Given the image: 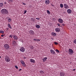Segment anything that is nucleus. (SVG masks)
<instances>
[{
  "mask_svg": "<svg viewBox=\"0 0 76 76\" xmlns=\"http://www.w3.org/2000/svg\"><path fill=\"white\" fill-rule=\"evenodd\" d=\"M1 12L2 13H4V15H7L8 14V11L7 10H6L5 9H3L1 10Z\"/></svg>",
  "mask_w": 76,
  "mask_h": 76,
  "instance_id": "nucleus-1",
  "label": "nucleus"
},
{
  "mask_svg": "<svg viewBox=\"0 0 76 76\" xmlns=\"http://www.w3.org/2000/svg\"><path fill=\"white\" fill-rule=\"evenodd\" d=\"M5 59L6 62H10V60L9 57L7 56H6L5 57Z\"/></svg>",
  "mask_w": 76,
  "mask_h": 76,
  "instance_id": "nucleus-2",
  "label": "nucleus"
},
{
  "mask_svg": "<svg viewBox=\"0 0 76 76\" xmlns=\"http://www.w3.org/2000/svg\"><path fill=\"white\" fill-rule=\"evenodd\" d=\"M68 51L69 54V55H73V53H74V51H73V50L71 49H69Z\"/></svg>",
  "mask_w": 76,
  "mask_h": 76,
  "instance_id": "nucleus-3",
  "label": "nucleus"
},
{
  "mask_svg": "<svg viewBox=\"0 0 76 76\" xmlns=\"http://www.w3.org/2000/svg\"><path fill=\"white\" fill-rule=\"evenodd\" d=\"M20 61L21 62V63L23 67H26V64H25V62H24V61L21 60Z\"/></svg>",
  "mask_w": 76,
  "mask_h": 76,
  "instance_id": "nucleus-4",
  "label": "nucleus"
},
{
  "mask_svg": "<svg viewBox=\"0 0 76 76\" xmlns=\"http://www.w3.org/2000/svg\"><path fill=\"white\" fill-rule=\"evenodd\" d=\"M58 21L59 23H63V19H62L61 18H59L58 20Z\"/></svg>",
  "mask_w": 76,
  "mask_h": 76,
  "instance_id": "nucleus-5",
  "label": "nucleus"
},
{
  "mask_svg": "<svg viewBox=\"0 0 76 76\" xmlns=\"http://www.w3.org/2000/svg\"><path fill=\"white\" fill-rule=\"evenodd\" d=\"M64 8H65V9H68V8H69V6H68V5H67V4H64Z\"/></svg>",
  "mask_w": 76,
  "mask_h": 76,
  "instance_id": "nucleus-6",
  "label": "nucleus"
},
{
  "mask_svg": "<svg viewBox=\"0 0 76 76\" xmlns=\"http://www.w3.org/2000/svg\"><path fill=\"white\" fill-rule=\"evenodd\" d=\"M65 75V73L64 72H61L60 73V76H64Z\"/></svg>",
  "mask_w": 76,
  "mask_h": 76,
  "instance_id": "nucleus-7",
  "label": "nucleus"
},
{
  "mask_svg": "<svg viewBox=\"0 0 76 76\" xmlns=\"http://www.w3.org/2000/svg\"><path fill=\"white\" fill-rule=\"evenodd\" d=\"M55 31L57 32H59L60 31V29L59 28H55Z\"/></svg>",
  "mask_w": 76,
  "mask_h": 76,
  "instance_id": "nucleus-8",
  "label": "nucleus"
},
{
  "mask_svg": "<svg viewBox=\"0 0 76 76\" xmlns=\"http://www.w3.org/2000/svg\"><path fill=\"white\" fill-rule=\"evenodd\" d=\"M30 61L31 63H35V61L32 59H31L30 60Z\"/></svg>",
  "mask_w": 76,
  "mask_h": 76,
  "instance_id": "nucleus-9",
  "label": "nucleus"
},
{
  "mask_svg": "<svg viewBox=\"0 0 76 76\" xmlns=\"http://www.w3.org/2000/svg\"><path fill=\"white\" fill-rule=\"evenodd\" d=\"M50 52L52 54H56V52H55V51H54V50L51 49L50 50Z\"/></svg>",
  "mask_w": 76,
  "mask_h": 76,
  "instance_id": "nucleus-10",
  "label": "nucleus"
},
{
  "mask_svg": "<svg viewBox=\"0 0 76 76\" xmlns=\"http://www.w3.org/2000/svg\"><path fill=\"white\" fill-rule=\"evenodd\" d=\"M5 48H9L10 46L8 44H6L4 45Z\"/></svg>",
  "mask_w": 76,
  "mask_h": 76,
  "instance_id": "nucleus-11",
  "label": "nucleus"
},
{
  "mask_svg": "<svg viewBox=\"0 0 76 76\" xmlns=\"http://www.w3.org/2000/svg\"><path fill=\"white\" fill-rule=\"evenodd\" d=\"M45 3H46V4H50L49 0H46L45 1Z\"/></svg>",
  "mask_w": 76,
  "mask_h": 76,
  "instance_id": "nucleus-12",
  "label": "nucleus"
},
{
  "mask_svg": "<svg viewBox=\"0 0 76 76\" xmlns=\"http://www.w3.org/2000/svg\"><path fill=\"white\" fill-rule=\"evenodd\" d=\"M20 51H21V52H24L25 51V48H21L20 49Z\"/></svg>",
  "mask_w": 76,
  "mask_h": 76,
  "instance_id": "nucleus-13",
  "label": "nucleus"
},
{
  "mask_svg": "<svg viewBox=\"0 0 76 76\" xmlns=\"http://www.w3.org/2000/svg\"><path fill=\"white\" fill-rule=\"evenodd\" d=\"M67 12L69 14H70L72 13V10L70 9H69L67 10Z\"/></svg>",
  "mask_w": 76,
  "mask_h": 76,
  "instance_id": "nucleus-14",
  "label": "nucleus"
},
{
  "mask_svg": "<svg viewBox=\"0 0 76 76\" xmlns=\"http://www.w3.org/2000/svg\"><path fill=\"white\" fill-rule=\"evenodd\" d=\"M29 33L30 34H32L33 35H34V31L32 30H30L29 31Z\"/></svg>",
  "mask_w": 76,
  "mask_h": 76,
  "instance_id": "nucleus-15",
  "label": "nucleus"
},
{
  "mask_svg": "<svg viewBox=\"0 0 76 76\" xmlns=\"http://www.w3.org/2000/svg\"><path fill=\"white\" fill-rule=\"evenodd\" d=\"M51 35L53 37H56V33H55L54 32H53L52 33Z\"/></svg>",
  "mask_w": 76,
  "mask_h": 76,
  "instance_id": "nucleus-16",
  "label": "nucleus"
},
{
  "mask_svg": "<svg viewBox=\"0 0 76 76\" xmlns=\"http://www.w3.org/2000/svg\"><path fill=\"white\" fill-rule=\"evenodd\" d=\"M12 44L13 45H16V41H15V40L13 41Z\"/></svg>",
  "mask_w": 76,
  "mask_h": 76,
  "instance_id": "nucleus-17",
  "label": "nucleus"
},
{
  "mask_svg": "<svg viewBox=\"0 0 76 76\" xmlns=\"http://www.w3.org/2000/svg\"><path fill=\"white\" fill-rule=\"evenodd\" d=\"M47 57H45L44 58H43L42 59L43 62H45L47 60Z\"/></svg>",
  "mask_w": 76,
  "mask_h": 76,
  "instance_id": "nucleus-18",
  "label": "nucleus"
},
{
  "mask_svg": "<svg viewBox=\"0 0 76 76\" xmlns=\"http://www.w3.org/2000/svg\"><path fill=\"white\" fill-rule=\"evenodd\" d=\"M35 26L37 28H38V29H39L40 28V26L39 25H38V24H36L35 25Z\"/></svg>",
  "mask_w": 76,
  "mask_h": 76,
  "instance_id": "nucleus-19",
  "label": "nucleus"
},
{
  "mask_svg": "<svg viewBox=\"0 0 76 76\" xmlns=\"http://www.w3.org/2000/svg\"><path fill=\"white\" fill-rule=\"evenodd\" d=\"M39 72L41 74H42V75H44V74H45V72L42 71H40Z\"/></svg>",
  "mask_w": 76,
  "mask_h": 76,
  "instance_id": "nucleus-20",
  "label": "nucleus"
},
{
  "mask_svg": "<svg viewBox=\"0 0 76 76\" xmlns=\"http://www.w3.org/2000/svg\"><path fill=\"white\" fill-rule=\"evenodd\" d=\"M3 3H0V7H3Z\"/></svg>",
  "mask_w": 76,
  "mask_h": 76,
  "instance_id": "nucleus-21",
  "label": "nucleus"
},
{
  "mask_svg": "<svg viewBox=\"0 0 76 76\" xmlns=\"http://www.w3.org/2000/svg\"><path fill=\"white\" fill-rule=\"evenodd\" d=\"M8 26L9 28H10V29H12V27H11V26H10V24H8Z\"/></svg>",
  "mask_w": 76,
  "mask_h": 76,
  "instance_id": "nucleus-22",
  "label": "nucleus"
},
{
  "mask_svg": "<svg viewBox=\"0 0 76 76\" xmlns=\"http://www.w3.org/2000/svg\"><path fill=\"white\" fill-rule=\"evenodd\" d=\"M13 38L14 39H18V37L17 36H15L14 37H13Z\"/></svg>",
  "mask_w": 76,
  "mask_h": 76,
  "instance_id": "nucleus-23",
  "label": "nucleus"
},
{
  "mask_svg": "<svg viewBox=\"0 0 76 76\" xmlns=\"http://www.w3.org/2000/svg\"><path fill=\"white\" fill-rule=\"evenodd\" d=\"M60 6L61 8H63V4H60Z\"/></svg>",
  "mask_w": 76,
  "mask_h": 76,
  "instance_id": "nucleus-24",
  "label": "nucleus"
},
{
  "mask_svg": "<svg viewBox=\"0 0 76 76\" xmlns=\"http://www.w3.org/2000/svg\"><path fill=\"white\" fill-rule=\"evenodd\" d=\"M11 20H12V19H11V18H9L8 21V22H10Z\"/></svg>",
  "mask_w": 76,
  "mask_h": 76,
  "instance_id": "nucleus-25",
  "label": "nucleus"
},
{
  "mask_svg": "<svg viewBox=\"0 0 76 76\" xmlns=\"http://www.w3.org/2000/svg\"><path fill=\"white\" fill-rule=\"evenodd\" d=\"M47 11L48 14L50 15V11H49V10H47Z\"/></svg>",
  "mask_w": 76,
  "mask_h": 76,
  "instance_id": "nucleus-26",
  "label": "nucleus"
},
{
  "mask_svg": "<svg viewBox=\"0 0 76 76\" xmlns=\"http://www.w3.org/2000/svg\"><path fill=\"white\" fill-rule=\"evenodd\" d=\"M0 33H1L2 34H4V31H0Z\"/></svg>",
  "mask_w": 76,
  "mask_h": 76,
  "instance_id": "nucleus-27",
  "label": "nucleus"
},
{
  "mask_svg": "<svg viewBox=\"0 0 76 76\" xmlns=\"http://www.w3.org/2000/svg\"><path fill=\"white\" fill-rule=\"evenodd\" d=\"M73 42L74 44H76V39H75L74 40Z\"/></svg>",
  "mask_w": 76,
  "mask_h": 76,
  "instance_id": "nucleus-28",
  "label": "nucleus"
},
{
  "mask_svg": "<svg viewBox=\"0 0 76 76\" xmlns=\"http://www.w3.org/2000/svg\"><path fill=\"white\" fill-rule=\"evenodd\" d=\"M8 2H13V0H8Z\"/></svg>",
  "mask_w": 76,
  "mask_h": 76,
  "instance_id": "nucleus-29",
  "label": "nucleus"
},
{
  "mask_svg": "<svg viewBox=\"0 0 76 76\" xmlns=\"http://www.w3.org/2000/svg\"><path fill=\"white\" fill-rule=\"evenodd\" d=\"M56 52L57 53H59L60 52V51H59V50H58L57 49L56 50Z\"/></svg>",
  "mask_w": 76,
  "mask_h": 76,
  "instance_id": "nucleus-30",
  "label": "nucleus"
},
{
  "mask_svg": "<svg viewBox=\"0 0 76 76\" xmlns=\"http://www.w3.org/2000/svg\"><path fill=\"white\" fill-rule=\"evenodd\" d=\"M54 44L55 45H58V43L57 42H55Z\"/></svg>",
  "mask_w": 76,
  "mask_h": 76,
  "instance_id": "nucleus-31",
  "label": "nucleus"
},
{
  "mask_svg": "<svg viewBox=\"0 0 76 76\" xmlns=\"http://www.w3.org/2000/svg\"><path fill=\"white\" fill-rule=\"evenodd\" d=\"M12 37H13V35H10V38H12Z\"/></svg>",
  "mask_w": 76,
  "mask_h": 76,
  "instance_id": "nucleus-32",
  "label": "nucleus"
},
{
  "mask_svg": "<svg viewBox=\"0 0 76 76\" xmlns=\"http://www.w3.org/2000/svg\"><path fill=\"white\" fill-rule=\"evenodd\" d=\"M15 68H16V69H18V66H15Z\"/></svg>",
  "mask_w": 76,
  "mask_h": 76,
  "instance_id": "nucleus-33",
  "label": "nucleus"
},
{
  "mask_svg": "<svg viewBox=\"0 0 76 76\" xmlns=\"http://www.w3.org/2000/svg\"><path fill=\"white\" fill-rule=\"evenodd\" d=\"M33 20H34V18H31V20H32V21H33Z\"/></svg>",
  "mask_w": 76,
  "mask_h": 76,
  "instance_id": "nucleus-34",
  "label": "nucleus"
},
{
  "mask_svg": "<svg viewBox=\"0 0 76 76\" xmlns=\"http://www.w3.org/2000/svg\"><path fill=\"white\" fill-rule=\"evenodd\" d=\"M33 21H34V22H35V21H36V20H35V19L34 18L33 20Z\"/></svg>",
  "mask_w": 76,
  "mask_h": 76,
  "instance_id": "nucleus-35",
  "label": "nucleus"
},
{
  "mask_svg": "<svg viewBox=\"0 0 76 76\" xmlns=\"http://www.w3.org/2000/svg\"><path fill=\"white\" fill-rule=\"evenodd\" d=\"M37 39H34V41H37Z\"/></svg>",
  "mask_w": 76,
  "mask_h": 76,
  "instance_id": "nucleus-36",
  "label": "nucleus"
},
{
  "mask_svg": "<svg viewBox=\"0 0 76 76\" xmlns=\"http://www.w3.org/2000/svg\"><path fill=\"white\" fill-rule=\"evenodd\" d=\"M57 25H58V26H60V24L57 23Z\"/></svg>",
  "mask_w": 76,
  "mask_h": 76,
  "instance_id": "nucleus-37",
  "label": "nucleus"
},
{
  "mask_svg": "<svg viewBox=\"0 0 76 76\" xmlns=\"http://www.w3.org/2000/svg\"><path fill=\"white\" fill-rule=\"evenodd\" d=\"M37 41H40V40L39 39H37Z\"/></svg>",
  "mask_w": 76,
  "mask_h": 76,
  "instance_id": "nucleus-38",
  "label": "nucleus"
},
{
  "mask_svg": "<svg viewBox=\"0 0 76 76\" xmlns=\"http://www.w3.org/2000/svg\"><path fill=\"white\" fill-rule=\"evenodd\" d=\"M26 10L24 12V14H25V13H26Z\"/></svg>",
  "mask_w": 76,
  "mask_h": 76,
  "instance_id": "nucleus-39",
  "label": "nucleus"
},
{
  "mask_svg": "<svg viewBox=\"0 0 76 76\" xmlns=\"http://www.w3.org/2000/svg\"><path fill=\"white\" fill-rule=\"evenodd\" d=\"M36 19H37V20H39V18H36Z\"/></svg>",
  "mask_w": 76,
  "mask_h": 76,
  "instance_id": "nucleus-40",
  "label": "nucleus"
},
{
  "mask_svg": "<svg viewBox=\"0 0 76 76\" xmlns=\"http://www.w3.org/2000/svg\"><path fill=\"white\" fill-rule=\"evenodd\" d=\"M1 36L2 37H4V35L2 34L1 35Z\"/></svg>",
  "mask_w": 76,
  "mask_h": 76,
  "instance_id": "nucleus-41",
  "label": "nucleus"
},
{
  "mask_svg": "<svg viewBox=\"0 0 76 76\" xmlns=\"http://www.w3.org/2000/svg\"><path fill=\"white\" fill-rule=\"evenodd\" d=\"M4 4H7V3H6V2H4Z\"/></svg>",
  "mask_w": 76,
  "mask_h": 76,
  "instance_id": "nucleus-42",
  "label": "nucleus"
},
{
  "mask_svg": "<svg viewBox=\"0 0 76 76\" xmlns=\"http://www.w3.org/2000/svg\"><path fill=\"white\" fill-rule=\"evenodd\" d=\"M23 4H24V5H26V4H25V3H23Z\"/></svg>",
  "mask_w": 76,
  "mask_h": 76,
  "instance_id": "nucleus-43",
  "label": "nucleus"
},
{
  "mask_svg": "<svg viewBox=\"0 0 76 76\" xmlns=\"http://www.w3.org/2000/svg\"><path fill=\"white\" fill-rule=\"evenodd\" d=\"M22 70V69H20L19 70V71H20Z\"/></svg>",
  "mask_w": 76,
  "mask_h": 76,
  "instance_id": "nucleus-44",
  "label": "nucleus"
},
{
  "mask_svg": "<svg viewBox=\"0 0 76 76\" xmlns=\"http://www.w3.org/2000/svg\"><path fill=\"white\" fill-rule=\"evenodd\" d=\"M9 28H7V30H9Z\"/></svg>",
  "mask_w": 76,
  "mask_h": 76,
  "instance_id": "nucleus-45",
  "label": "nucleus"
},
{
  "mask_svg": "<svg viewBox=\"0 0 76 76\" xmlns=\"http://www.w3.org/2000/svg\"><path fill=\"white\" fill-rule=\"evenodd\" d=\"M73 71H75V69H73Z\"/></svg>",
  "mask_w": 76,
  "mask_h": 76,
  "instance_id": "nucleus-46",
  "label": "nucleus"
},
{
  "mask_svg": "<svg viewBox=\"0 0 76 76\" xmlns=\"http://www.w3.org/2000/svg\"><path fill=\"white\" fill-rule=\"evenodd\" d=\"M8 48H6V49H7H7H8Z\"/></svg>",
  "mask_w": 76,
  "mask_h": 76,
  "instance_id": "nucleus-47",
  "label": "nucleus"
},
{
  "mask_svg": "<svg viewBox=\"0 0 76 76\" xmlns=\"http://www.w3.org/2000/svg\"><path fill=\"white\" fill-rule=\"evenodd\" d=\"M0 58H1V56H0Z\"/></svg>",
  "mask_w": 76,
  "mask_h": 76,
  "instance_id": "nucleus-48",
  "label": "nucleus"
},
{
  "mask_svg": "<svg viewBox=\"0 0 76 76\" xmlns=\"http://www.w3.org/2000/svg\"><path fill=\"white\" fill-rule=\"evenodd\" d=\"M52 6H54L53 5H52Z\"/></svg>",
  "mask_w": 76,
  "mask_h": 76,
  "instance_id": "nucleus-49",
  "label": "nucleus"
},
{
  "mask_svg": "<svg viewBox=\"0 0 76 76\" xmlns=\"http://www.w3.org/2000/svg\"><path fill=\"white\" fill-rule=\"evenodd\" d=\"M35 0V1H37V0Z\"/></svg>",
  "mask_w": 76,
  "mask_h": 76,
  "instance_id": "nucleus-50",
  "label": "nucleus"
},
{
  "mask_svg": "<svg viewBox=\"0 0 76 76\" xmlns=\"http://www.w3.org/2000/svg\"><path fill=\"white\" fill-rule=\"evenodd\" d=\"M64 25V24H62V25Z\"/></svg>",
  "mask_w": 76,
  "mask_h": 76,
  "instance_id": "nucleus-51",
  "label": "nucleus"
},
{
  "mask_svg": "<svg viewBox=\"0 0 76 76\" xmlns=\"http://www.w3.org/2000/svg\"><path fill=\"white\" fill-rule=\"evenodd\" d=\"M22 48H23V47H22Z\"/></svg>",
  "mask_w": 76,
  "mask_h": 76,
  "instance_id": "nucleus-52",
  "label": "nucleus"
},
{
  "mask_svg": "<svg viewBox=\"0 0 76 76\" xmlns=\"http://www.w3.org/2000/svg\"><path fill=\"white\" fill-rule=\"evenodd\" d=\"M27 46H28V47H29V46H28V45Z\"/></svg>",
  "mask_w": 76,
  "mask_h": 76,
  "instance_id": "nucleus-53",
  "label": "nucleus"
},
{
  "mask_svg": "<svg viewBox=\"0 0 76 76\" xmlns=\"http://www.w3.org/2000/svg\"><path fill=\"white\" fill-rule=\"evenodd\" d=\"M66 52H67L66 51Z\"/></svg>",
  "mask_w": 76,
  "mask_h": 76,
  "instance_id": "nucleus-54",
  "label": "nucleus"
}]
</instances>
